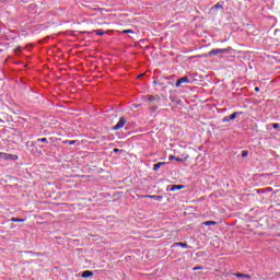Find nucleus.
Returning a JSON list of instances; mask_svg holds the SVG:
<instances>
[{"label":"nucleus","mask_w":280,"mask_h":280,"mask_svg":"<svg viewBox=\"0 0 280 280\" xmlns=\"http://www.w3.org/2000/svg\"><path fill=\"white\" fill-rule=\"evenodd\" d=\"M279 127H280V125H279L278 122H273V124H272V128H273L275 130L279 129Z\"/></svg>","instance_id":"aec40b11"},{"label":"nucleus","mask_w":280,"mask_h":280,"mask_svg":"<svg viewBox=\"0 0 280 280\" xmlns=\"http://www.w3.org/2000/svg\"><path fill=\"white\" fill-rule=\"evenodd\" d=\"M95 33L97 36H103L105 32L103 30L93 31L92 34Z\"/></svg>","instance_id":"4468645a"},{"label":"nucleus","mask_w":280,"mask_h":280,"mask_svg":"<svg viewBox=\"0 0 280 280\" xmlns=\"http://www.w3.org/2000/svg\"><path fill=\"white\" fill-rule=\"evenodd\" d=\"M234 277L250 279V276H249V275H245V273H242V272H236V273H234Z\"/></svg>","instance_id":"9d476101"},{"label":"nucleus","mask_w":280,"mask_h":280,"mask_svg":"<svg viewBox=\"0 0 280 280\" xmlns=\"http://www.w3.org/2000/svg\"><path fill=\"white\" fill-rule=\"evenodd\" d=\"M77 142L78 140H63L62 144L74 145Z\"/></svg>","instance_id":"9b49d317"},{"label":"nucleus","mask_w":280,"mask_h":280,"mask_svg":"<svg viewBox=\"0 0 280 280\" xmlns=\"http://www.w3.org/2000/svg\"><path fill=\"white\" fill-rule=\"evenodd\" d=\"M141 199H153L155 201H162L163 197L158 195H141Z\"/></svg>","instance_id":"7ed1b4c3"},{"label":"nucleus","mask_w":280,"mask_h":280,"mask_svg":"<svg viewBox=\"0 0 280 280\" xmlns=\"http://www.w3.org/2000/svg\"><path fill=\"white\" fill-rule=\"evenodd\" d=\"M113 152H114V153H118V152H119V149H114Z\"/></svg>","instance_id":"a878e982"},{"label":"nucleus","mask_w":280,"mask_h":280,"mask_svg":"<svg viewBox=\"0 0 280 280\" xmlns=\"http://www.w3.org/2000/svg\"><path fill=\"white\" fill-rule=\"evenodd\" d=\"M187 159H189V155H188V154H186L184 158H176V161H177V162H184V161H186Z\"/></svg>","instance_id":"2eb2a0df"},{"label":"nucleus","mask_w":280,"mask_h":280,"mask_svg":"<svg viewBox=\"0 0 280 280\" xmlns=\"http://www.w3.org/2000/svg\"><path fill=\"white\" fill-rule=\"evenodd\" d=\"M0 158H1V159L3 158V152H0Z\"/></svg>","instance_id":"cd10ccee"},{"label":"nucleus","mask_w":280,"mask_h":280,"mask_svg":"<svg viewBox=\"0 0 280 280\" xmlns=\"http://www.w3.org/2000/svg\"><path fill=\"white\" fill-rule=\"evenodd\" d=\"M173 246H182V248H187V244L182 242H176L173 244Z\"/></svg>","instance_id":"f8f14e48"},{"label":"nucleus","mask_w":280,"mask_h":280,"mask_svg":"<svg viewBox=\"0 0 280 280\" xmlns=\"http://www.w3.org/2000/svg\"><path fill=\"white\" fill-rule=\"evenodd\" d=\"M231 50H232L231 47H228V48H212V50H210L208 52V56L212 57V56H217V55H222V54H226Z\"/></svg>","instance_id":"f257e3e1"},{"label":"nucleus","mask_w":280,"mask_h":280,"mask_svg":"<svg viewBox=\"0 0 280 280\" xmlns=\"http://www.w3.org/2000/svg\"><path fill=\"white\" fill-rule=\"evenodd\" d=\"M248 156V151H242V158H247Z\"/></svg>","instance_id":"4be33fe9"},{"label":"nucleus","mask_w":280,"mask_h":280,"mask_svg":"<svg viewBox=\"0 0 280 280\" xmlns=\"http://www.w3.org/2000/svg\"><path fill=\"white\" fill-rule=\"evenodd\" d=\"M154 101H155L154 96L151 95V96L148 97V102H151V103H152V102H154Z\"/></svg>","instance_id":"5701e85b"},{"label":"nucleus","mask_w":280,"mask_h":280,"mask_svg":"<svg viewBox=\"0 0 280 280\" xmlns=\"http://www.w3.org/2000/svg\"><path fill=\"white\" fill-rule=\"evenodd\" d=\"M126 124L125 117H121L120 120L114 126L113 130H120Z\"/></svg>","instance_id":"20e7f679"},{"label":"nucleus","mask_w":280,"mask_h":280,"mask_svg":"<svg viewBox=\"0 0 280 280\" xmlns=\"http://www.w3.org/2000/svg\"><path fill=\"white\" fill-rule=\"evenodd\" d=\"M231 119H230V116H226V117H224L223 119H222V122H229Z\"/></svg>","instance_id":"412c9836"},{"label":"nucleus","mask_w":280,"mask_h":280,"mask_svg":"<svg viewBox=\"0 0 280 280\" xmlns=\"http://www.w3.org/2000/svg\"><path fill=\"white\" fill-rule=\"evenodd\" d=\"M124 34H133L135 32L132 30H125L122 31Z\"/></svg>","instance_id":"6ab92c4d"},{"label":"nucleus","mask_w":280,"mask_h":280,"mask_svg":"<svg viewBox=\"0 0 280 280\" xmlns=\"http://www.w3.org/2000/svg\"><path fill=\"white\" fill-rule=\"evenodd\" d=\"M11 221L12 222H24L25 220L19 219V218H12Z\"/></svg>","instance_id":"a211bd4d"},{"label":"nucleus","mask_w":280,"mask_h":280,"mask_svg":"<svg viewBox=\"0 0 280 280\" xmlns=\"http://www.w3.org/2000/svg\"><path fill=\"white\" fill-rule=\"evenodd\" d=\"M180 189H185L184 185H173L171 188V191H176V190H180Z\"/></svg>","instance_id":"1a4fd4ad"},{"label":"nucleus","mask_w":280,"mask_h":280,"mask_svg":"<svg viewBox=\"0 0 280 280\" xmlns=\"http://www.w3.org/2000/svg\"><path fill=\"white\" fill-rule=\"evenodd\" d=\"M20 49V47H18L16 49H15V51H18Z\"/></svg>","instance_id":"c756f323"},{"label":"nucleus","mask_w":280,"mask_h":280,"mask_svg":"<svg viewBox=\"0 0 280 280\" xmlns=\"http://www.w3.org/2000/svg\"><path fill=\"white\" fill-rule=\"evenodd\" d=\"M205 226H211V225H217V222L214 221H207L202 223Z\"/></svg>","instance_id":"ddd939ff"},{"label":"nucleus","mask_w":280,"mask_h":280,"mask_svg":"<svg viewBox=\"0 0 280 280\" xmlns=\"http://www.w3.org/2000/svg\"><path fill=\"white\" fill-rule=\"evenodd\" d=\"M2 159L4 161H18L19 156L16 154H10V153L2 152Z\"/></svg>","instance_id":"f03ea898"},{"label":"nucleus","mask_w":280,"mask_h":280,"mask_svg":"<svg viewBox=\"0 0 280 280\" xmlns=\"http://www.w3.org/2000/svg\"><path fill=\"white\" fill-rule=\"evenodd\" d=\"M176 159L177 158L175 155H170V161H174V160L176 161Z\"/></svg>","instance_id":"393cba45"},{"label":"nucleus","mask_w":280,"mask_h":280,"mask_svg":"<svg viewBox=\"0 0 280 280\" xmlns=\"http://www.w3.org/2000/svg\"><path fill=\"white\" fill-rule=\"evenodd\" d=\"M202 267H192V271L201 270Z\"/></svg>","instance_id":"b1692460"},{"label":"nucleus","mask_w":280,"mask_h":280,"mask_svg":"<svg viewBox=\"0 0 280 280\" xmlns=\"http://www.w3.org/2000/svg\"><path fill=\"white\" fill-rule=\"evenodd\" d=\"M164 165H166V162H159L156 164L153 165V170L154 172H158L161 167H163Z\"/></svg>","instance_id":"0eeeda50"},{"label":"nucleus","mask_w":280,"mask_h":280,"mask_svg":"<svg viewBox=\"0 0 280 280\" xmlns=\"http://www.w3.org/2000/svg\"><path fill=\"white\" fill-rule=\"evenodd\" d=\"M187 83H189V79H188L187 77H184V78L178 79V80L176 81L175 86L179 88V86H182L183 84H187Z\"/></svg>","instance_id":"39448f33"},{"label":"nucleus","mask_w":280,"mask_h":280,"mask_svg":"<svg viewBox=\"0 0 280 280\" xmlns=\"http://www.w3.org/2000/svg\"><path fill=\"white\" fill-rule=\"evenodd\" d=\"M39 143L48 144L47 138H37L35 141L32 142L33 145H37Z\"/></svg>","instance_id":"423d86ee"},{"label":"nucleus","mask_w":280,"mask_h":280,"mask_svg":"<svg viewBox=\"0 0 280 280\" xmlns=\"http://www.w3.org/2000/svg\"><path fill=\"white\" fill-rule=\"evenodd\" d=\"M93 276H94V273L91 270H84L81 275L82 278H90V277H93Z\"/></svg>","instance_id":"6e6552de"},{"label":"nucleus","mask_w":280,"mask_h":280,"mask_svg":"<svg viewBox=\"0 0 280 280\" xmlns=\"http://www.w3.org/2000/svg\"><path fill=\"white\" fill-rule=\"evenodd\" d=\"M224 2H219L215 7H212V9H223Z\"/></svg>","instance_id":"dca6fc26"},{"label":"nucleus","mask_w":280,"mask_h":280,"mask_svg":"<svg viewBox=\"0 0 280 280\" xmlns=\"http://www.w3.org/2000/svg\"><path fill=\"white\" fill-rule=\"evenodd\" d=\"M105 139H106L105 137L102 138V140H105Z\"/></svg>","instance_id":"7c9ffc66"},{"label":"nucleus","mask_w":280,"mask_h":280,"mask_svg":"<svg viewBox=\"0 0 280 280\" xmlns=\"http://www.w3.org/2000/svg\"><path fill=\"white\" fill-rule=\"evenodd\" d=\"M255 92H259V88L258 86L255 88Z\"/></svg>","instance_id":"bb28decb"},{"label":"nucleus","mask_w":280,"mask_h":280,"mask_svg":"<svg viewBox=\"0 0 280 280\" xmlns=\"http://www.w3.org/2000/svg\"><path fill=\"white\" fill-rule=\"evenodd\" d=\"M238 115L237 112H234L230 117L231 120H234L236 118V116Z\"/></svg>","instance_id":"f3484780"},{"label":"nucleus","mask_w":280,"mask_h":280,"mask_svg":"<svg viewBox=\"0 0 280 280\" xmlns=\"http://www.w3.org/2000/svg\"><path fill=\"white\" fill-rule=\"evenodd\" d=\"M143 77V74H140L138 78L140 79V78H142Z\"/></svg>","instance_id":"c85d7f7f"}]
</instances>
